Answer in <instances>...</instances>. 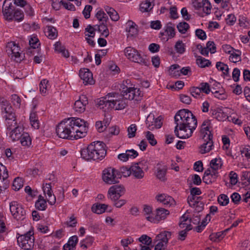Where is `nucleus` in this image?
<instances>
[{
  "mask_svg": "<svg viewBox=\"0 0 250 250\" xmlns=\"http://www.w3.org/2000/svg\"><path fill=\"white\" fill-rule=\"evenodd\" d=\"M87 129V123L83 120L70 118L60 123L56 126V132L59 138L73 140L84 137Z\"/></svg>",
  "mask_w": 250,
  "mask_h": 250,
  "instance_id": "nucleus-1",
  "label": "nucleus"
},
{
  "mask_svg": "<svg viewBox=\"0 0 250 250\" xmlns=\"http://www.w3.org/2000/svg\"><path fill=\"white\" fill-rule=\"evenodd\" d=\"M175 135L179 138L187 139L192 136L197 125L196 117L188 109L180 110L174 116Z\"/></svg>",
  "mask_w": 250,
  "mask_h": 250,
  "instance_id": "nucleus-2",
  "label": "nucleus"
},
{
  "mask_svg": "<svg viewBox=\"0 0 250 250\" xmlns=\"http://www.w3.org/2000/svg\"><path fill=\"white\" fill-rule=\"evenodd\" d=\"M105 144L100 141L94 142L81 150V157L86 161L101 160L105 156Z\"/></svg>",
  "mask_w": 250,
  "mask_h": 250,
  "instance_id": "nucleus-3",
  "label": "nucleus"
},
{
  "mask_svg": "<svg viewBox=\"0 0 250 250\" xmlns=\"http://www.w3.org/2000/svg\"><path fill=\"white\" fill-rule=\"evenodd\" d=\"M0 105L2 118L7 129H11L17 125L15 110L10 103L4 98H0Z\"/></svg>",
  "mask_w": 250,
  "mask_h": 250,
  "instance_id": "nucleus-4",
  "label": "nucleus"
},
{
  "mask_svg": "<svg viewBox=\"0 0 250 250\" xmlns=\"http://www.w3.org/2000/svg\"><path fill=\"white\" fill-rule=\"evenodd\" d=\"M124 54L128 59L133 62L142 65H148V60L142 56L139 51L132 47H126L124 50Z\"/></svg>",
  "mask_w": 250,
  "mask_h": 250,
  "instance_id": "nucleus-5",
  "label": "nucleus"
},
{
  "mask_svg": "<svg viewBox=\"0 0 250 250\" xmlns=\"http://www.w3.org/2000/svg\"><path fill=\"white\" fill-rule=\"evenodd\" d=\"M18 235L17 242L20 247L26 250H31L34 247L35 238L33 231L29 230L22 235L18 233Z\"/></svg>",
  "mask_w": 250,
  "mask_h": 250,
  "instance_id": "nucleus-6",
  "label": "nucleus"
},
{
  "mask_svg": "<svg viewBox=\"0 0 250 250\" xmlns=\"http://www.w3.org/2000/svg\"><path fill=\"white\" fill-rule=\"evenodd\" d=\"M103 181L108 184H113L119 182L121 176L119 170L115 168L109 167L103 171Z\"/></svg>",
  "mask_w": 250,
  "mask_h": 250,
  "instance_id": "nucleus-7",
  "label": "nucleus"
},
{
  "mask_svg": "<svg viewBox=\"0 0 250 250\" xmlns=\"http://www.w3.org/2000/svg\"><path fill=\"white\" fill-rule=\"evenodd\" d=\"M121 92L126 100L139 101L141 100L143 96V93L140 89L134 87H128L125 85L122 87Z\"/></svg>",
  "mask_w": 250,
  "mask_h": 250,
  "instance_id": "nucleus-8",
  "label": "nucleus"
},
{
  "mask_svg": "<svg viewBox=\"0 0 250 250\" xmlns=\"http://www.w3.org/2000/svg\"><path fill=\"white\" fill-rule=\"evenodd\" d=\"M10 210L14 218L17 220H23L25 215V211L22 205L16 201L10 203Z\"/></svg>",
  "mask_w": 250,
  "mask_h": 250,
  "instance_id": "nucleus-9",
  "label": "nucleus"
},
{
  "mask_svg": "<svg viewBox=\"0 0 250 250\" xmlns=\"http://www.w3.org/2000/svg\"><path fill=\"white\" fill-rule=\"evenodd\" d=\"M6 51L9 55H11L16 62H20L22 58L20 53V47L15 42H11L7 43L6 45Z\"/></svg>",
  "mask_w": 250,
  "mask_h": 250,
  "instance_id": "nucleus-10",
  "label": "nucleus"
},
{
  "mask_svg": "<svg viewBox=\"0 0 250 250\" xmlns=\"http://www.w3.org/2000/svg\"><path fill=\"white\" fill-rule=\"evenodd\" d=\"M13 0H5L2 5V14L4 19L7 21L11 20L12 14L17 9Z\"/></svg>",
  "mask_w": 250,
  "mask_h": 250,
  "instance_id": "nucleus-11",
  "label": "nucleus"
},
{
  "mask_svg": "<svg viewBox=\"0 0 250 250\" xmlns=\"http://www.w3.org/2000/svg\"><path fill=\"white\" fill-rule=\"evenodd\" d=\"M8 173L6 167L0 163V193L6 189L9 186Z\"/></svg>",
  "mask_w": 250,
  "mask_h": 250,
  "instance_id": "nucleus-12",
  "label": "nucleus"
},
{
  "mask_svg": "<svg viewBox=\"0 0 250 250\" xmlns=\"http://www.w3.org/2000/svg\"><path fill=\"white\" fill-rule=\"evenodd\" d=\"M125 193V188L121 185L111 186L108 191V197L112 201H116Z\"/></svg>",
  "mask_w": 250,
  "mask_h": 250,
  "instance_id": "nucleus-13",
  "label": "nucleus"
},
{
  "mask_svg": "<svg viewBox=\"0 0 250 250\" xmlns=\"http://www.w3.org/2000/svg\"><path fill=\"white\" fill-rule=\"evenodd\" d=\"M161 119V116L155 118L153 113H150L146 121L147 128L151 130L155 128H160L162 125Z\"/></svg>",
  "mask_w": 250,
  "mask_h": 250,
  "instance_id": "nucleus-14",
  "label": "nucleus"
},
{
  "mask_svg": "<svg viewBox=\"0 0 250 250\" xmlns=\"http://www.w3.org/2000/svg\"><path fill=\"white\" fill-rule=\"evenodd\" d=\"M169 214V211L162 208H160L156 210V214L153 217L146 216L147 220L151 222H158L165 219Z\"/></svg>",
  "mask_w": 250,
  "mask_h": 250,
  "instance_id": "nucleus-15",
  "label": "nucleus"
},
{
  "mask_svg": "<svg viewBox=\"0 0 250 250\" xmlns=\"http://www.w3.org/2000/svg\"><path fill=\"white\" fill-rule=\"evenodd\" d=\"M211 128V121L208 119L205 120L201 126V137L202 138H213V135L210 130Z\"/></svg>",
  "mask_w": 250,
  "mask_h": 250,
  "instance_id": "nucleus-16",
  "label": "nucleus"
},
{
  "mask_svg": "<svg viewBox=\"0 0 250 250\" xmlns=\"http://www.w3.org/2000/svg\"><path fill=\"white\" fill-rule=\"evenodd\" d=\"M143 163L142 162L136 163L131 166V175L137 179H141L144 178L145 172L143 170Z\"/></svg>",
  "mask_w": 250,
  "mask_h": 250,
  "instance_id": "nucleus-17",
  "label": "nucleus"
},
{
  "mask_svg": "<svg viewBox=\"0 0 250 250\" xmlns=\"http://www.w3.org/2000/svg\"><path fill=\"white\" fill-rule=\"evenodd\" d=\"M98 107L106 111L112 108H114V105L111 102V100L106 95V96L102 97L99 99L97 104Z\"/></svg>",
  "mask_w": 250,
  "mask_h": 250,
  "instance_id": "nucleus-18",
  "label": "nucleus"
},
{
  "mask_svg": "<svg viewBox=\"0 0 250 250\" xmlns=\"http://www.w3.org/2000/svg\"><path fill=\"white\" fill-rule=\"evenodd\" d=\"M79 76L85 85L93 83V75L88 69L81 68L79 71Z\"/></svg>",
  "mask_w": 250,
  "mask_h": 250,
  "instance_id": "nucleus-19",
  "label": "nucleus"
},
{
  "mask_svg": "<svg viewBox=\"0 0 250 250\" xmlns=\"http://www.w3.org/2000/svg\"><path fill=\"white\" fill-rule=\"evenodd\" d=\"M218 176V172L215 170L208 169L204 173L203 177V182L207 184L214 182Z\"/></svg>",
  "mask_w": 250,
  "mask_h": 250,
  "instance_id": "nucleus-20",
  "label": "nucleus"
},
{
  "mask_svg": "<svg viewBox=\"0 0 250 250\" xmlns=\"http://www.w3.org/2000/svg\"><path fill=\"white\" fill-rule=\"evenodd\" d=\"M88 102L87 98L82 95L80 97L79 100H77L74 104V109L76 112L82 113L85 111V106L88 104Z\"/></svg>",
  "mask_w": 250,
  "mask_h": 250,
  "instance_id": "nucleus-21",
  "label": "nucleus"
},
{
  "mask_svg": "<svg viewBox=\"0 0 250 250\" xmlns=\"http://www.w3.org/2000/svg\"><path fill=\"white\" fill-rule=\"evenodd\" d=\"M156 199L158 201L162 203L166 207H170L175 204L174 199L166 194H159L156 196Z\"/></svg>",
  "mask_w": 250,
  "mask_h": 250,
  "instance_id": "nucleus-22",
  "label": "nucleus"
},
{
  "mask_svg": "<svg viewBox=\"0 0 250 250\" xmlns=\"http://www.w3.org/2000/svg\"><path fill=\"white\" fill-rule=\"evenodd\" d=\"M204 143L200 146V152L205 154L209 152L213 149V143L212 138H202Z\"/></svg>",
  "mask_w": 250,
  "mask_h": 250,
  "instance_id": "nucleus-23",
  "label": "nucleus"
},
{
  "mask_svg": "<svg viewBox=\"0 0 250 250\" xmlns=\"http://www.w3.org/2000/svg\"><path fill=\"white\" fill-rule=\"evenodd\" d=\"M210 113L211 116L219 121L226 120L227 118V115L223 112V110L219 107L211 108Z\"/></svg>",
  "mask_w": 250,
  "mask_h": 250,
  "instance_id": "nucleus-24",
  "label": "nucleus"
},
{
  "mask_svg": "<svg viewBox=\"0 0 250 250\" xmlns=\"http://www.w3.org/2000/svg\"><path fill=\"white\" fill-rule=\"evenodd\" d=\"M11 131L10 137L13 141L20 140L22 135L23 128L19 126H15L13 127L11 129H9Z\"/></svg>",
  "mask_w": 250,
  "mask_h": 250,
  "instance_id": "nucleus-25",
  "label": "nucleus"
},
{
  "mask_svg": "<svg viewBox=\"0 0 250 250\" xmlns=\"http://www.w3.org/2000/svg\"><path fill=\"white\" fill-rule=\"evenodd\" d=\"M126 31L127 32V37L137 35V25L132 21H128L126 23Z\"/></svg>",
  "mask_w": 250,
  "mask_h": 250,
  "instance_id": "nucleus-26",
  "label": "nucleus"
},
{
  "mask_svg": "<svg viewBox=\"0 0 250 250\" xmlns=\"http://www.w3.org/2000/svg\"><path fill=\"white\" fill-rule=\"evenodd\" d=\"M30 48H29L28 52L35 54V52H38V47L40 45L39 40L36 36L31 37L29 41Z\"/></svg>",
  "mask_w": 250,
  "mask_h": 250,
  "instance_id": "nucleus-27",
  "label": "nucleus"
},
{
  "mask_svg": "<svg viewBox=\"0 0 250 250\" xmlns=\"http://www.w3.org/2000/svg\"><path fill=\"white\" fill-rule=\"evenodd\" d=\"M104 9L112 21H117L119 20L120 16L118 12L114 8L106 5L104 7Z\"/></svg>",
  "mask_w": 250,
  "mask_h": 250,
  "instance_id": "nucleus-28",
  "label": "nucleus"
},
{
  "mask_svg": "<svg viewBox=\"0 0 250 250\" xmlns=\"http://www.w3.org/2000/svg\"><path fill=\"white\" fill-rule=\"evenodd\" d=\"M154 3L149 0L142 1L140 5V10L142 12H150L153 8Z\"/></svg>",
  "mask_w": 250,
  "mask_h": 250,
  "instance_id": "nucleus-29",
  "label": "nucleus"
},
{
  "mask_svg": "<svg viewBox=\"0 0 250 250\" xmlns=\"http://www.w3.org/2000/svg\"><path fill=\"white\" fill-rule=\"evenodd\" d=\"M78 242L77 236H71L68 240L67 243L63 246L64 250H72L74 249Z\"/></svg>",
  "mask_w": 250,
  "mask_h": 250,
  "instance_id": "nucleus-30",
  "label": "nucleus"
},
{
  "mask_svg": "<svg viewBox=\"0 0 250 250\" xmlns=\"http://www.w3.org/2000/svg\"><path fill=\"white\" fill-rule=\"evenodd\" d=\"M45 33L46 36L51 40H54L58 36L56 28L52 26H47L45 29Z\"/></svg>",
  "mask_w": 250,
  "mask_h": 250,
  "instance_id": "nucleus-31",
  "label": "nucleus"
},
{
  "mask_svg": "<svg viewBox=\"0 0 250 250\" xmlns=\"http://www.w3.org/2000/svg\"><path fill=\"white\" fill-rule=\"evenodd\" d=\"M190 223L191 219L188 220V218L184 215L180 218L179 227L182 229H186L187 230H190L192 229Z\"/></svg>",
  "mask_w": 250,
  "mask_h": 250,
  "instance_id": "nucleus-32",
  "label": "nucleus"
},
{
  "mask_svg": "<svg viewBox=\"0 0 250 250\" xmlns=\"http://www.w3.org/2000/svg\"><path fill=\"white\" fill-rule=\"evenodd\" d=\"M97 30L101 33V35L105 37L108 36L109 32L107 28V22L99 23V24L95 25Z\"/></svg>",
  "mask_w": 250,
  "mask_h": 250,
  "instance_id": "nucleus-33",
  "label": "nucleus"
},
{
  "mask_svg": "<svg viewBox=\"0 0 250 250\" xmlns=\"http://www.w3.org/2000/svg\"><path fill=\"white\" fill-rule=\"evenodd\" d=\"M108 207V205L104 204H95L92 208V211L97 214H101L105 212Z\"/></svg>",
  "mask_w": 250,
  "mask_h": 250,
  "instance_id": "nucleus-34",
  "label": "nucleus"
},
{
  "mask_svg": "<svg viewBox=\"0 0 250 250\" xmlns=\"http://www.w3.org/2000/svg\"><path fill=\"white\" fill-rule=\"evenodd\" d=\"M171 232L168 231H164L160 233L157 235L156 238L158 240L160 241L166 243V244L167 245L169 239L171 238Z\"/></svg>",
  "mask_w": 250,
  "mask_h": 250,
  "instance_id": "nucleus-35",
  "label": "nucleus"
},
{
  "mask_svg": "<svg viewBox=\"0 0 250 250\" xmlns=\"http://www.w3.org/2000/svg\"><path fill=\"white\" fill-rule=\"evenodd\" d=\"M30 124L34 129H39L40 127V122L36 112H32L29 116Z\"/></svg>",
  "mask_w": 250,
  "mask_h": 250,
  "instance_id": "nucleus-36",
  "label": "nucleus"
},
{
  "mask_svg": "<svg viewBox=\"0 0 250 250\" xmlns=\"http://www.w3.org/2000/svg\"><path fill=\"white\" fill-rule=\"evenodd\" d=\"M24 19V13L19 8H17L14 13L12 14V17L11 20H8V21H15L17 22L21 21Z\"/></svg>",
  "mask_w": 250,
  "mask_h": 250,
  "instance_id": "nucleus-37",
  "label": "nucleus"
},
{
  "mask_svg": "<svg viewBox=\"0 0 250 250\" xmlns=\"http://www.w3.org/2000/svg\"><path fill=\"white\" fill-rule=\"evenodd\" d=\"M222 165V161L219 157L213 159L210 162L211 169L216 171L221 168Z\"/></svg>",
  "mask_w": 250,
  "mask_h": 250,
  "instance_id": "nucleus-38",
  "label": "nucleus"
},
{
  "mask_svg": "<svg viewBox=\"0 0 250 250\" xmlns=\"http://www.w3.org/2000/svg\"><path fill=\"white\" fill-rule=\"evenodd\" d=\"M36 208L40 210H44L47 208L46 200L42 195L38 197V200L35 203Z\"/></svg>",
  "mask_w": 250,
  "mask_h": 250,
  "instance_id": "nucleus-39",
  "label": "nucleus"
},
{
  "mask_svg": "<svg viewBox=\"0 0 250 250\" xmlns=\"http://www.w3.org/2000/svg\"><path fill=\"white\" fill-rule=\"evenodd\" d=\"M229 229L217 233H212L209 235V239L212 241H219L222 240L226 235Z\"/></svg>",
  "mask_w": 250,
  "mask_h": 250,
  "instance_id": "nucleus-40",
  "label": "nucleus"
},
{
  "mask_svg": "<svg viewBox=\"0 0 250 250\" xmlns=\"http://www.w3.org/2000/svg\"><path fill=\"white\" fill-rule=\"evenodd\" d=\"M241 52L239 50H233L230 54L229 60L230 62L236 63L241 61Z\"/></svg>",
  "mask_w": 250,
  "mask_h": 250,
  "instance_id": "nucleus-41",
  "label": "nucleus"
},
{
  "mask_svg": "<svg viewBox=\"0 0 250 250\" xmlns=\"http://www.w3.org/2000/svg\"><path fill=\"white\" fill-rule=\"evenodd\" d=\"M216 67L218 70L223 72V74L224 76H229V68L227 64L222 62H218L216 63Z\"/></svg>",
  "mask_w": 250,
  "mask_h": 250,
  "instance_id": "nucleus-42",
  "label": "nucleus"
},
{
  "mask_svg": "<svg viewBox=\"0 0 250 250\" xmlns=\"http://www.w3.org/2000/svg\"><path fill=\"white\" fill-rule=\"evenodd\" d=\"M39 86L41 93L43 96L47 95L49 88L48 81L46 79L42 80Z\"/></svg>",
  "mask_w": 250,
  "mask_h": 250,
  "instance_id": "nucleus-43",
  "label": "nucleus"
},
{
  "mask_svg": "<svg viewBox=\"0 0 250 250\" xmlns=\"http://www.w3.org/2000/svg\"><path fill=\"white\" fill-rule=\"evenodd\" d=\"M95 17L98 20L99 23L107 22L108 17L102 10H98L95 14Z\"/></svg>",
  "mask_w": 250,
  "mask_h": 250,
  "instance_id": "nucleus-44",
  "label": "nucleus"
},
{
  "mask_svg": "<svg viewBox=\"0 0 250 250\" xmlns=\"http://www.w3.org/2000/svg\"><path fill=\"white\" fill-rule=\"evenodd\" d=\"M20 142L23 146H29L31 144V139L28 133L23 132L20 139Z\"/></svg>",
  "mask_w": 250,
  "mask_h": 250,
  "instance_id": "nucleus-45",
  "label": "nucleus"
},
{
  "mask_svg": "<svg viewBox=\"0 0 250 250\" xmlns=\"http://www.w3.org/2000/svg\"><path fill=\"white\" fill-rule=\"evenodd\" d=\"M180 66L178 64L172 65L169 69V73L172 77L178 78L180 76Z\"/></svg>",
  "mask_w": 250,
  "mask_h": 250,
  "instance_id": "nucleus-46",
  "label": "nucleus"
},
{
  "mask_svg": "<svg viewBox=\"0 0 250 250\" xmlns=\"http://www.w3.org/2000/svg\"><path fill=\"white\" fill-rule=\"evenodd\" d=\"M176 52L180 54H183L186 51V45L182 41H178L174 46Z\"/></svg>",
  "mask_w": 250,
  "mask_h": 250,
  "instance_id": "nucleus-47",
  "label": "nucleus"
},
{
  "mask_svg": "<svg viewBox=\"0 0 250 250\" xmlns=\"http://www.w3.org/2000/svg\"><path fill=\"white\" fill-rule=\"evenodd\" d=\"M10 101L15 108H20L21 100L17 94H12L10 97Z\"/></svg>",
  "mask_w": 250,
  "mask_h": 250,
  "instance_id": "nucleus-48",
  "label": "nucleus"
},
{
  "mask_svg": "<svg viewBox=\"0 0 250 250\" xmlns=\"http://www.w3.org/2000/svg\"><path fill=\"white\" fill-rule=\"evenodd\" d=\"M23 186V181L21 178L17 177L13 181L12 188L15 191L20 190Z\"/></svg>",
  "mask_w": 250,
  "mask_h": 250,
  "instance_id": "nucleus-49",
  "label": "nucleus"
},
{
  "mask_svg": "<svg viewBox=\"0 0 250 250\" xmlns=\"http://www.w3.org/2000/svg\"><path fill=\"white\" fill-rule=\"evenodd\" d=\"M196 63L201 68L209 66L211 65V62L208 60L206 59L201 56H199L196 60Z\"/></svg>",
  "mask_w": 250,
  "mask_h": 250,
  "instance_id": "nucleus-50",
  "label": "nucleus"
},
{
  "mask_svg": "<svg viewBox=\"0 0 250 250\" xmlns=\"http://www.w3.org/2000/svg\"><path fill=\"white\" fill-rule=\"evenodd\" d=\"M127 105L126 99L124 97H122V98L119 99L116 102V104L114 106V108L115 110H122L124 109Z\"/></svg>",
  "mask_w": 250,
  "mask_h": 250,
  "instance_id": "nucleus-51",
  "label": "nucleus"
},
{
  "mask_svg": "<svg viewBox=\"0 0 250 250\" xmlns=\"http://www.w3.org/2000/svg\"><path fill=\"white\" fill-rule=\"evenodd\" d=\"M108 97L111 100V102L114 104H116V102L122 98V97H124L123 93L119 94L116 92L113 93H109L107 95Z\"/></svg>",
  "mask_w": 250,
  "mask_h": 250,
  "instance_id": "nucleus-52",
  "label": "nucleus"
},
{
  "mask_svg": "<svg viewBox=\"0 0 250 250\" xmlns=\"http://www.w3.org/2000/svg\"><path fill=\"white\" fill-rule=\"evenodd\" d=\"M172 23L169 22L165 28V32L167 34L168 38H173L175 35V28L172 27Z\"/></svg>",
  "mask_w": 250,
  "mask_h": 250,
  "instance_id": "nucleus-53",
  "label": "nucleus"
},
{
  "mask_svg": "<svg viewBox=\"0 0 250 250\" xmlns=\"http://www.w3.org/2000/svg\"><path fill=\"white\" fill-rule=\"evenodd\" d=\"M178 31L181 34H185L189 28V24L186 22H180L177 25Z\"/></svg>",
  "mask_w": 250,
  "mask_h": 250,
  "instance_id": "nucleus-54",
  "label": "nucleus"
},
{
  "mask_svg": "<svg viewBox=\"0 0 250 250\" xmlns=\"http://www.w3.org/2000/svg\"><path fill=\"white\" fill-rule=\"evenodd\" d=\"M203 10L206 15H209L211 13L212 8L211 5L208 0H202Z\"/></svg>",
  "mask_w": 250,
  "mask_h": 250,
  "instance_id": "nucleus-55",
  "label": "nucleus"
},
{
  "mask_svg": "<svg viewBox=\"0 0 250 250\" xmlns=\"http://www.w3.org/2000/svg\"><path fill=\"white\" fill-rule=\"evenodd\" d=\"M146 137L152 146H155L157 144V142L155 139L154 135L151 132L146 131Z\"/></svg>",
  "mask_w": 250,
  "mask_h": 250,
  "instance_id": "nucleus-56",
  "label": "nucleus"
},
{
  "mask_svg": "<svg viewBox=\"0 0 250 250\" xmlns=\"http://www.w3.org/2000/svg\"><path fill=\"white\" fill-rule=\"evenodd\" d=\"M77 224L76 217L74 214H72L69 218V220L64 223L67 227H75Z\"/></svg>",
  "mask_w": 250,
  "mask_h": 250,
  "instance_id": "nucleus-57",
  "label": "nucleus"
},
{
  "mask_svg": "<svg viewBox=\"0 0 250 250\" xmlns=\"http://www.w3.org/2000/svg\"><path fill=\"white\" fill-rule=\"evenodd\" d=\"M240 152L242 156H245L250 162V146H246L242 148Z\"/></svg>",
  "mask_w": 250,
  "mask_h": 250,
  "instance_id": "nucleus-58",
  "label": "nucleus"
},
{
  "mask_svg": "<svg viewBox=\"0 0 250 250\" xmlns=\"http://www.w3.org/2000/svg\"><path fill=\"white\" fill-rule=\"evenodd\" d=\"M218 202L220 205L226 206L229 202V198L227 195L222 194L218 197Z\"/></svg>",
  "mask_w": 250,
  "mask_h": 250,
  "instance_id": "nucleus-59",
  "label": "nucleus"
},
{
  "mask_svg": "<svg viewBox=\"0 0 250 250\" xmlns=\"http://www.w3.org/2000/svg\"><path fill=\"white\" fill-rule=\"evenodd\" d=\"M137 130V126L135 124L131 125L127 129L128 137L129 138L134 137Z\"/></svg>",
  "mask_w": 250,
  "mask_h": 250,
  "instance_id": "nucleus-60",
  "label": "nucleus"
},
{
  "mask_svg": "<svg viewBox=\"0 0 250 250\" xmlns=\"http://www.w3.org/2000/svg\"><path fill=\"white\" fill-rule=\"evenodd\" d=\"M97 30L96 27L91 26L89 24L87 26L86 28L85 29V31L88 32L89 34H86L85 36H88V37L94 38L95 35V31Z\"/></svg>",
  "mask_w": 250,
  "mask_h": 250,
  "instance_id": "nucleus-61",
  "label": "nucleus"
},
{
  "mask_svg": "<svg viewBox=\"0 0 250 250\" xmlns=\"http://www.w3.org/2000/svg\"><path fill=\"white\" fill-rule=\"evenodd\" d=\"M121 176H123L124 177H128L131 175V167L128 168L125 167H123L120 168V170H119Z\"/></svg>",
  "mask_w": 250,
  "mask_h": 250,
  "instance_id": "nucleus-62",
  "label": "nucleus"
},
{
  "mask_svg": "<svg viewBox=\"0 0 250 250\" xmlns=\"http://www.w3.org/2000/svg\"><path fill=\"white\" fill-rule=\"evenodd\" d=\"M198 197L190 195L187 199V201L189 206L191 207H195L197 205L199 202L197 201Z\"/></svg>",
  "mask_w": 250,
  "mask_h": 250,
  "instance_id": "nucleus-63",
  "label": "nucleus"
},
{
  "mask_svg": "<svg viewBox=\"0 0 250 250\" xmlns=\"http://www.w3.org/2000/svg\"><path fill=\"white\" fill-rule=\"evenodd\" d=\"M199 87L202 92L207 94L210 92V86L208 83H201Z\"/></svg>",
  "mask_w": 250,
  "mask_h": 250,
  "instance_id": "nucleus-64",
  "label": "nucleus"
}]
</instances>
